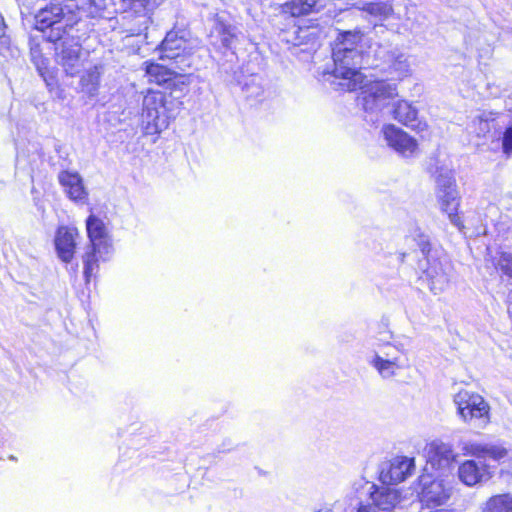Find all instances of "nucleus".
<instances>
[{
	"mask_svg": "<svg viewBox=\"0 0 512 512\" xmlns=\"http://www.w3.org/2000/svg\"><path fill=\"white\" fill-rule=\"evenodd\" d=\"M364 36L360 31H346L333 50L334 70L331 77L339 79L344 92L361 90L369 96H393L397 94L396 83L368 78L360 68L364 64Z\"/></svg>",
	"mask_w": 512,
	"mask_h": 512,
	"instance_id": "nucleus-1",
	"label": "nucleus"
},
{
	"mask_svg": "<svg viewBox=\"0 0 512 512\" xmlns=\"http://www.w3.org/2000/svg\"><path fill=\"white\" fill-rule=\"evenodd\" d=\"M185 30H171L162 40L159 52L161 60L171 61L170 67L158 63L145 62V77L150 83L164 86L166 89H177L189 79L186 71L191 68L192 55L196 44Z\"/></svg>",
	"mask_w": 512,
	"mask_h": 512,
	"instance_id": "nucleus-2",
	"label": "nucleus"
},
{
	"mask_svg": "<svg viewBox=\"0 0 512 512\" xmlns=\"http://www.w3.org/2000/svg\"><path fill=\"white\" fill-rule=\"evenodd\" d=\"M174 98H145L142 113V125L146 135H158L168 128L170 119L175 115L172 108Z\"/></svg>",
	"mask_w": 512,
	"mask_h": 512,
	"instance_id": "nucleus-3",
	"label": "nucleus"
},
{
	"mask_svg": "<svg viewBox=\"0 0 512 512\" xmlns=\"http://www.w3.org/2000/svg\"><path fill=\"white\" fill-rule=\"evenodd\" d=\"M436 196L442 212L448 215L450 222L460 228L462 222L458 215L460 197L455 178L450 170L441 171L436 176Z\"/></svg>",
	"mask_w": 512,
	"mask_h": 512,
	"instance_id": "nucleus-4",
	"label": "nucleus"
},
{
	"mask_svg": "<svg viewBox=\"0 0 512 512\" xmlns=\"http://www.w3.org/2000/svg\"><path fill=\"white\" fill-rule=\"evenodd\" d=\"M421 268L433 294H440L448 288L453 267L446 256L429 250L424 261H421Z\"/></svg>",
	"mask_w": 512,
	"mask_h": 512,
	"instance_id": "nucleus-5",
	"label": "nucleus"
},
{
	"mask_svg": "<svg viewBox=\"0 0 512 512\" xmlns=\"http://www.w3.org/2000/svg\"><path fill=\"white\" fill-rule=\"evenodd\" d=\"M453 403L458 417L464 423H470L473 420L489 422L490 406L481 395L463 389L453 396Z\"/></svg>",
	"mask_w": 512,
	"mask_h": 512,
	"instance_id": "nucleus-6",
	"label": "nucleus"
},
{
	"mask_svg": "<svg viewBox=\"0 0 512 512\" xmlns=\"http://www.w3.org/2000/svg\"><path fill=\"white\" fill-rule=\"evenodd\" d=\"M419 484L421 487L419 498L426 506H441L451 497L452 485L443 478L422 475L419 478Z\"/></svg>",
	"mask_w": 512,
	"mask_h": 512,
	"instance_id": "nucleus-7",
	"label": "nucleus"
},
{
	"mask_svg": "<svg viewBox=\"0 0 512 512\" xmlns=\"http://www.w3.org/2000/svg\"><path fill=\"white\" fill-rule=\"evenodd\" d=\"M382 135L386 144L399 155L405 158L417 155L418 141L403 129L393 124H386L382 128Z\"/></svg>",
	"mask_w": 512,
	"mask_h": 512,
	"instance_id": "nucleus-8",
	"label": "nucleus"
},
{
	"mask_svg": "<svg viewBox=\"0 0 512 512\" xmlns=\"http://www.w3.org/2000/svg\"><path fill=\"white\" fill-rule=\"evenodd\" d=\"M414 469L413 458L397 456L382 466L379 478L383 484H398L411 476Z\"/></svg>",
	"mask_w": 512,
	"mask_h": 512,
	"instance_id": "nucleus-9",
	"label": "nucleus"
},
{
	"mask_svg": "<svg viewBox=\"0 0 512 512\" xmlns=\"http://www.w3.org/2000/svg\"><path fill=\"white\" fill-rule=\"evenodd\" d=\"M86 229L91 242V249L98 252L101 258L103 253L110 254L112 247L103 221L95 215H90L86 220Z\"/></svg>",
	"mask_w": 512,
	"mask_h": 512,
	"instance_id": "nucleus-10",
	"label": "nucleus"
},
{
	"mask_svg": "<svg viewBox=\"0 0 512 512\" xmlns=\"http://www.w3.org/2000/svg\"><path fill=\"white\" fill-rule=\"evenodd\" d=\"M461 450L465 456L499 461L508 455L507 449L500 444L468 440L462 443Z\"/></svg>",
	"mask_w": 512,
	"mask_h": 512,
	"instance_id": "nucleus-11",
	"label": "nucleus"
},
{
	"mask_svg": "<svg viewBox=\"0 0 512 512\" xmlns=\"http://www.w3.org/2000/svg\"><path fill=\"white\" fill-rule=\"evenodd\" d=\"M78 235V230L74 227L62 226L57 230L55 247L58 257L63 262L68 263L73 259Z\"/></svg>",
	"mask_w": 512,
	"mask_h": 512,
	"instance_id": "nucleus-12",
	"label": "nucleus"
},
{
	"mask_svg": "<svg viewBox=\"0 0 512 512\" xmlns=\"http://www.w3.org/2000/svg\"><path fill=\"white\" fill-rule=\"evenodd\" d=\"M58 180L69 199L75 202L87 200L88 192L78 172L63 170L58 174Z\"/></svg>",
	"mask_w": 512,
	"mask_h": 512,
	"instance_id": "nucleus-13",
	"label": "nucleus"
},
{
	"mask_svg": "<svg viewBox=\"0 0 512 512\" xmlns=\"http://www.w3.org/2000/svg\"><path fill=\"white\" fill-rule=\"evenodd\" d=\"M459 480L466 486L472 487L491 478L486 464L475 460H466L458 467Z\"/></svg>",
	"mask_w": 512,
	"mask_h": 512,
	"instance_id": "nucleus-14",
	"label": "nucleus"
},
{
	"mask_svg": "<svg viewBox=\"0 0 512 512\" xmlns=\"http://www.w3.org/2000/svg\"><path fill=\"white\" fill-rule=\"evenodd\" d=\"M370 493L373 505L382 511H392L400 506L403 501L402 495L399 490L387 486L376 487Z\"/></svg>",
	"mask_w": 512,
	"mask_h": 512,
	"instance_id": "nucleus-15",
	"label": "nucleus"
},
{
	"mask_svg": "<svg viewBox=\"0 0 512 512\" xmlns=\"http://www.w3.org/2000/svg\"><path fill=\"white\" fill-rule=\"evenodd\" d=\"M127 6L135 13L134 21L135 24L131 28L132 34H140L147 30L151 23L150 11L154 7L155 0H124Z\"/></svg>",
	"mask_w": 512,
	"mask_h": 512,
	"instance_id": "nucleus-16",
	"label": "nucleus"
},
{
	"mask_svg": "<svg viewBox=\"0 0 512 512\" xmlns=\"http://www.w3.org/2000/svg\"><path fill=\"white\" fill-rule=\"evenodd\" d=\"M59 57L60 63L67 74L72 76L79 72L82 66L81 46L79 43L74 41L63 42Z\"/></svg>",
	"mask_w": 512,
	"mask_h": 512,
	"instance_id": "nucleus-17",
	"label": "nucleus"
},
{
	"mask_svg": "<svg viewBox=\"0 0 512 512\" xmlns=\"http://www.w3.org/2000/svg\"><path fill=\"white\" fill-rule=\"evenodd\" d=\"M356 8L365 13V17L374 22L375 26L388 19L393 13V7L389 1L358 3Z\"/></svg>",
	"mask_w": 512,
	"mask_h": 512,
	"instance_id": "nucleus-18",
	"label": "nucleus"
},
{
	"mask_svg": "<svg viewBox=\"0 0 512 512\" xmlns=\"http://www.w3.org/2000/svg\"><path fill=\"white\" fill-rule=\"evenodd\" d=\"M426 451L429 461L439 466L449 465L456 459L452 447L440 441H433L428 444Z\"/></svg>",
	"mask_w": 512,
	"mask_h": 512,
	"instance_id": "nucleus-19",
	"label": "nucleus"
},
{
	"mask_svg": "<svg viewBox=\"0 0 512 512\" xmlns=\"http://www.w3.org/2000/svg\"><path fill=\"white\" fill-rule=\"evenodd\" d=\"M210 38L213 45H217L218 41H220L223 47L231 48L237 38L236 28L217 19L211 30Z\"/></svg>",
	"mask_w": 512,
	"mask_h": 512,
	"instance_id": "nucleus-20",
	"label": "nucleus"
},
{
	"mask_svg": "<svg viewBox=\"0 0 512 512\" xmlns=\"http://www.w3.org/2000/svg\"><path fill=\"white\" fill-rule=\"evenodd\" d=\"M369 364L378 372L383 379H390L396 375L401 368L398 358H384L380 352H374Z\"/></svg>",
	"mask_w": 512,
	"mask_h": 512,
	"instance_id": "nucleus-21",
	"label": "nucleus"
},
{
	"mask_svg": "<svg viewBox=\"0 0 512 512\" xmlns=\"http://www.w3.org/2000/svg\"><path fill=\"white\" fill-rule=\"evenodd\" d=\"M393 117L403 125L410 126L417 120L418 108L413 102L400 99L393 105Z\"/></svg>",
	"mask_w": 512,
	"mask_h": 512,
	"instance_id": "nucleus-22",
	"label": "nucleus"
},
{
	"mask_svg": "<svg viewBox=\"0 0 512 512\" xmlns=\"http://www.w3.org/2000/svg\"><path fill=\"white\" fill-rule=\"evenodd\" d=\"M328 0H290L286 4L287 10L292 16L298 17L323 9Z\"/></svg>",
	"mask_w": 512,
	"mask_h": 512,
	"instance_id": "nucleus-23",
	"label": "nucleus"
},
{
	"mask_svg": "<svg viewBox=\"0 0 512 512\" xmlns=\"http://www.w3.org/2000/svg\"><path fill=\"white\" fill-rule=\"evenodd\" d=\"M61 14L62 9L56 5L41 9L38 14L34 16V28L44 31L46 28L53 27L55 24L59 23Z\"/></svg>",
	"mask_w": 512,
	"mask_h": 512,
	"instance_id": "nucleus-24",
	"label": "nucleus"
},
{
	"mask_svg": "<svg viewBox=\"0 0 512 512\" xmlns=\"http://www.w3.org/2000/svg\"><path fill=\"white\" fill-rule=\"evenodd\" d=\"M374 56L389 63L391 69L397 74L398 78H402L408 75L410 65L407 61V58L403 54L388 51L385 55H381L380 52L375 51Z\"/></svg>",
	"mask_w": 512,
	"mask_h": 512,
	"instance_id": "nucleus-25",
	"label": "nucleus"
},
{
	"mask_svg": "<svg viewBox=\"0 0 512 512\" xmlns=\"http://www.w3.org/2000/svg\"><path fill=\"white\" fill-rule=\"evenodd\" d=\"M482 512H512V495L492 496L483 505Z\"/></svg>",
	"mask_w": 512,
	"mask_h": 512,
	"instance_id": "nucleus-26",
	"label": "nucleus"
},
{
	"mask_svg": "<svg viewBox=\"0 0 512 512\" xmlns=\"http://www.w3.org/2000/svg\"><path fill=\"white\" fill-rule=\"evenodd\" d=\"M108 254L103 253V257H100V254L98 252H94L93 249H91L90 252H87L84 256V277L86 282H90L91 278L95 275L96 271L98 270V261L99 260H106V256Z\"/></svg>",
	"mask_w": 512,
	"mask_h": 512,
	"instance_id": "nucleus-27",
	"label": "nucleus"
},
{
	"mask_svg": "<svg viewBox=\"0 0 512 512\" xmlns=\"http://www.w3.org/2000/svg\"><path fill=\"white\" fill-rule=\"evenodd\" d=\"M79 9L94 15L104 9L105 0H75Z\"/></svg>",
	"mask_w": 512,
	"mask_h": 512,
	"instance_id": "nucleus-28",
	"label": "nucleus"
},
{
	"mask_svg": "<svg viewBox=\"0 0 512 512\" xmlns=\"http://www.w3.org/2000/svg\"><path fill=\"white\" fill-rule=\"evenodd\" d=\"M99 81V72L97 68L95 67L93 70H89L82 78L81 82L84 87L87 88L88 93H92Z\"/></svg>",
	"mask_w": 512,
	"mask_h": 512,
	"instance_id": "nucleus-29",
	"label": "nucleus"
},
{
	"mask_svg": "<svg viewBox=\"0 0 512 512\" xmlns=\"http://www.w3.org/2000/svg\"><path fill=\"white\" fill-rule=\"evenodd\" d=\"M0 55L7 57L11 55L10 38L5 34V25L0 15Z\"/></svg>",
	"mask_w": 512,
	"mask_h": 512,
	"instance_id": "nucleus-30",
	"label": "nucleus"
},
{
	"mask_svg": "<svg viewBox=\"0 0 512 512\" xmlns=\"http://www.w3.org/2000/svg\"><path fill=\"white\" fill-rule=\"evenodd\" d=\"M497 265L504 274L512 278V253L502 252Z\"/></svg>",
	"mask_w": 512,
	"mask_h": 512,
	"instance_id": "nucleus-31",
	"label": "nucleus"
},
{
	"mask_svg": "<svg viewBox=\"0 0 512 512\" xmlns=\"http://www.w3.org/2000/svg\"><path fill=\"white\" fill-rule=\"evenodd\" d=\"M374 352H380L384 356V358H388V359L398 358L399 359L397 348L390 344H386L383 346L379 345L378 349L375 350Z\"/></svg>",
	"mask_w": 512,
	"mask_h": 512,
	"instance_id": "nucleus-32",
	"label": "nucleus"
},
{
	"mask_svg": "<svg viewBox=\"0 0 512 512\" xmlns=\"http://www.w3.org/2000/svg\"><path fill=\"white\" fill-rule=\"evenodd\" d=\"M503 150L505 153H512V127L508 128L503 136Z\"/></svg>",
	"mask_w": 512,
	"mask_h": 512,
	"instance_id": "nucleus-33",
	"label": "nucleus"
},
{
	"mask_svg": "<svg viewBox=\"0 0 512 512\" xmlns=\"http://www.w3.org/2000/svg\"><path fill=\"white\" fill-rule=\"evenodd\" d=\"M17 1L19 2L20 13L22 16L23 23H25V21L29 22L30 21L29 17L31 14L30 7L28 5H26L24 2H21V0H17Z\"/></svg>",
	"mask_w": 512,
	"mask_h": 512,
	"instance_id": "nucleus-34",
	"label": "nucleus"
},
{
	"mask_svg": "<svg viewBox=\"0 0 512 512\" xmlns=\"http://www.w3.org/2000/svg\"><path fill=\"white\" fill-rule=\"evenodd\" d=\"M363 108L365 111H373L378 107L377 98H363Z\"/></svg>",
	"mask_w": 512,
	"mask_h": 512,
	"instance_id": "nucleus-35",
	"label": "nucleus"
},
{
	"mask_svg": "<svg viewBox=\"0 0 512 512\" xmlns=\"http://www.w3.org/2000/svg\"><path fill=\"white\" fill-rule=\"evenodd\" d=\"M479 135L482 133V134H485L486 132H488L490 130V123L487 121V120H482L480 119L479 120Z\"/></svg>",
	"mask_w": 512,
	"mask_h": 512,
	"instance_id": "nucleus-36",
	"label": "nucleus"
},
{
	"mask_svg": "<svg viewBox=\"0 0 512 512\" xmlns=\"http://www.w3.org/2000/svg\"><path fill=\"white\" fill-rule=\"evenodd\" d=\"M357 512H377L376 508L371 505H360Z\"/></svg>",
	"mask_w": 512,
	"mask_h": 512,
	"instance_id": "nucleus-37",
	"label": "nucleus"
},
{
	"mask_svg": "<svg viewBox=\"0 0 512 512\" xmlns=\"http://www.w3.org/2000/svg\"><path fill=\"white\" fill-rule=\"evenodd\" d=\"M316 512H333V509L328 505H324L320 507Z\"/></svg>",
	"mask_w": 512,
	"mask_h": 512,
	"instance_id": "nucleus-38",
	"label": "nucleus"
},
{
	"mask_svg": "<svg viewBox=\"0 0 512 512\" xmlns=\"http://www.w3.org/2000/svg\"><path fill=\"white\" fill-rule=\"evenodd\" d=\"M148 93H152V94H162L163 92L162 91H159V90H154L152 88L148 89L147 91Z\"/></svg>",
	"mask_w": 512,
	"mask_h": 512,
	"instance_id": "nucleus-39",
	"label": "nucleus"
}]
</instances>
